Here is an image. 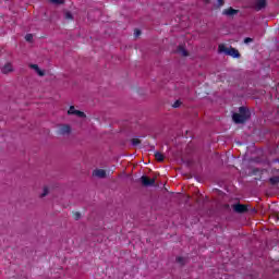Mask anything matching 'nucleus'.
<instances>
[{
	"label": "nucleus",
	"instance_id": "nucleus-15",
	"mask_svg": "<svg viewBox=\"0 0 279 279\" xmlns=\"http://www.w3.org/2000/svg\"><path fill=\"white\" fill-rule=\"evenodd\" d=\"M269 184H271V186H276V184H279V175L269 178Z\"/></svg>",
	"mask_w": 279,
	"mask_h": 279
},
{
	"label": "nucleus",
	"instance_id": "nucleus-8",
	"mask_svg": "<svg viewBox=\"0 0 279 279\" xmlns=\"http://www.w3.org/2000/svg\"><path fill=\"white\" fill-rule=\"evenodd\" d=\"M264 8H267V0L255 1V10H257V12H259V10H264Z\"/></svg>",
	"mask_w": 279,
	"mask_h": 279
},
{
	"label": "nucleus",
	"instance_id": "nucleus-2",
	"mask_svg": "<svg viewBox=\"0 0 279 279\" xmlns=\"http://www.w3.org/2000/svg\"><path fill=\"white\" fill-rule=\"evenodd\" d=\"M57 134H59L60 136H66L68 134H71V125L61 124L57 131Z\"/></svg>",
	"mask_w": 279,
	"mask_h": 279
},
{
	"label": "nucleus",
	"instance_id": "nucleus-12",
	"mask_svg": "<svg viewBox=\"0 0 279 279\" xmlns=\"http://www.w3.org/2000/svg\"><path fill=\"white\" fill-rule=\"evenodd\" d=\"M239 112L240 114H242L243 117H246V119H250L251 114H250V110L245 107H240L239 108Z\"/></svg>",
	"mask_w": 279,
	"mask_h": 279
},
{
	"label": "nucleus",
	"instance_id": "nucleus-21",
	"mask_svg": "<svg viewBox=\"0 0 279 279\" xmlns=\"http://www.w3.org/2000/svg\"><path fill=\"white\" fill-rule=\"evenodd\" d=\"M177 263H179V265H184V257L178 256L177 257Z\"/></svg>",
	"mask_w": 279,
	"mask_h": 279
},
{
	"label": "nucleus",
	"instance_id": "nucleus-13",
	"mask_svg": "<svg viewBox=\"0 0 279 279\" xmlns=\"http://www.w3.org/2000/svg\"><path fill=\"white\" fill-rule=\"evenodd\" d=\"M155 159L157 160V162H165V155L160 151H156Z\"/></svg>",
	"mask_w": 279,
	"mask_h": 279
},
{
	"label": "nucleus",
	"instance_id": "nucleus-9",
	"mask_svg": "<svg viewBox=\"0 0 279 279\" xmlns=\"http://www.w3.org/2000/svg\"><path fill=\"white\" fill-rule=\"evenodd\" d=\"M12 71H14V68L10 62L4 64V66L1 69V73H3L4 75H8V73H12Z\"/></svg>",
	"mask_w": 279,
	"mask_h": 279
},
{
	"label": "nucleus",
	"instance_id": "nucleus-26",
	"mask_svg": "<svg viewBox=\"0 0 279 279\" xmlns=\"http://www.w3.org/2000/svg\"><path fill=\"white\" fill-rule=\"evenodd\" d=\"M223 3H226L225 0H218V5H219V7L223 5Z\"/></svg>",
	"mask_w": 279,
	"mask_h": 279
},
{
	"label": "nucleus",
	"instance_id": "nucleus-19",
	"mask_svg": "<svg viewBox=\"0 0 279 279\" xmlns=\"http://www.w3.org/2000/svg\"><path fill=\"white\" fill-rule=\"evenodd\" d=\"M65 19L66 21H73V14L71 12H65Z\"/></svg>",
	"mask_w": 279,
	"mask_h": 279
},
{
	"label": "nucleus",
	"instance_id": "nucleus-22",
	"mask_svg": "<svg viewBox=\"0 0 279 279\" xmlns=\"http://www.w3.org/2000/svg\"><path fill=\"white\" fill-rule=\"evenodd\" d=\"M51 3H57V5H62L64 3V0H50Z\"/></svg>",
	"mask_w": 279,
	"mask_h": 279
},
{
	"label": "nucleus",
	"instance_id": "nucleus-16",
	"mask_svg": "<svg viewBox=\"0 0 279 279\" xmlns=\"http://www.w3.org/2000/svg\"><path fill=\"white\" fill-rule=\"evenodd\" d=\"M131 143H132V145H133L134 147H136V146L141 145V140H138V138H132V140H131Z\"/></svg>",
	"mask_w": 279,
	"mask_h": 279
},
{
	"label": "nucleus",
	"instance_id": "nucleus-1",
	"mask_svg": "<svg viewBox=\"0 0 279 279\" xmlns=\"http://www.w3.org/2000/svg\"><path fill=\"white\" fill-rule=\"evenodd\" d=\"M218 52L226 53V56H231V58H241V53L239 52V50L233 47L228 48L223 44H220L218 46Z\"/></svg>",
	"mask_w": 279,
	"mask_h": 279
},
{
	"label": "nucleus",
	"instance_id": "nucleus-14",
	"mask_svg": "<svg viewBox=\"0 0 279 279\" xmlns=\"http://www.w3.org/2000/svg\"><path fill=\"white\" fill-rule=\"evenodd\" d=\"M178 53H180L181 56H183L184 58H186L189 56V51H186L184 49V46H179L177 49Z\"/></svg>",
	"mask_w": 279,
	"mask_h": 279
},
{
	"label": "nucleus",
	"instance_id": "nucleus-11",
	"mask_svg": "<svg viewBox=\"0 0 279 279\" xmlns=\"http://www.w3.org/2000/svg\"><path fill=\"white\" fill-rule=\"evenodd\" d=\"M93 175H95L96 178H106V170L104 169H96L93 172Z\"/></svg>",
	"mask_w": 279,
	"mask_h": 279
},
{
	"label": "nucleus",
	"instance_id": "nucleus-18",
	"mask_svg": "<svg viewBox=\"0 0 279 279\" xmlns=\"http://www.w3.org/2000/svg\"><path fill=\"white\" fill-rule=\"evenodd\" d=\"M82 217V214H80V211H74L73 213V218L75 219V221L80 220Z\"/></svg>",
	"mask_w": 279,
	"mask_h": 279
},
{
	"label": "nucleus",
	"instance_id": "nucleus-6",
	"mask_svg": "<svg viewBox=\"0 0 279 279\" xmlns=\"http://www.w3.org/2000/svg\"><path fill=\"white\" fill-rule=\"evenodd\" d=\"M232 119L234 123H245V121H247V116H243L241 113H233Z\"/></svg>",
	"mask_w": 279,
	"mask_h": 279
},
{
	"label": "nucleus",
	"instance_id": "nucleus-3",
	"mask_svg": "<svg viewBox=\"0 0 279 279\" xmlns=\"http://www.w3.org/2000/svg\"><path fill=\"white\" fill-rule=\"evenodd\" d=\"M68 114H74L75 117H78L80 119L86 118V113L84 111L76 110L74 106H71L68 110Z\"/></svg>",
	"mask_w": 279,
	"mask_h": 279
},
{
	"label": "nucleus",
	"instance_id": "nucleus-27",
	"mask_svg": "<svg viewBox=\"0 0 279 279\" xmlns=\"http://www.w3.org/2000/svg\"><path fill=\"white\" fill-rule=\"evenodd\" d=\"M205 1V3H208V0H204Z\"/></svg>",
	"mask_w": 279,
	"mask_h": 279
},
{
	"label": "nucleus",
	"instance_id": "nucleus-10",
	"mask_svg": "<svg viewBox=\"0 0 279 279\" xmlns=\"http://www.w3.org/2000/svg\"><path fill=\"white\" fill-rule=\"evenodd\" d=\"M31 69H34V71L39 75V77H45V71L40 70L38 64H31Z\"/></svg>",
	"mask_w": 279,
	"mask_h": 279
},
{
	"label": "nucleus",
	"instance_id": "nucleus-7",
	"mask_svg": "<svg viewBox=\"0 0 279 279\" xmlns=\"http://www.w3.org/2000/svg\"><path fill=\"white\" fill-rule=\"evenodd\" d=\"M238 13H239V10L233 9L232 7H230V8H228V9H225V10L222 11V14H223L225 16H234V15H236Z\"/></svg>",
	"mask_w": 279,
	"mask_h": 279
},
{
	"label": "nucleus",
	"instance_id": "nucleus-23",
	"mask_svg": "<svg viewBox=\"0 0 279 279\" xmlns=\"http://www.w3.org/2000/svg\"><path fill=\"white\" fill-rule=\"evenodd\" d=\"M244 43H245V45H250V43H254V39L251 37H246V38H244Z\"/></svg>",
	"mask_w": 279,
	"mask_h": 279
},
{
	"label": "nucleus",
	"instance_id": "nucleus-4",
	"mask_svg": "<svg viewBox=\"0 0 279 279\" xmlns=\"http://www.w3.org/2000/svg\"><path fill=\"white\" fill-rule=\"evenodd\" d=\"M143 186H154L156 184V179H149L147 175L141 178Z\"/></svg>",
	"mask_w": 279,
	"mask_h": 279
},
{
	"label": "nucleus",
	"instance_id": "nucleus-17",
	"mask_svg": "<svg viewBox=\"0 0 279 279\" xmlns=\"http://www.w3.org/2000/svg\"><path fill=\"white\" fill-rule=\"evenodd\" d=\"M32 40H34V35H32V34H26V36H25V41H26V43H32Z\"/></svg>",
	"mask_w": 279,
	"mask_h": 279
},
{
	"label": "nucleus",
	"instance_id": "nucleus-25",
	"mask_svg": "<svg viewBox=\"0 0 279 279\" xmlns=\"http://www.w3.org/2000/svg\"><path fill=\"white\" fill-rule=\"evenodd\" d=\"M134 36L135 38H138V36H141V29H135Z\"/></svg>",
	"mask_w": 279,
	"mask_h": 279
},
{
	"label": "nucleus",
	"instance_id": "nucleus-20",
	"mask_svg": "<svg viewBox=\"0 0 279 279\" xmlns=\"http://www.w3.org/2000/svg\"><path fill=\"white\" fill-rule=\"evenodd\" d=\"M182 106V101L177 100L174 101V104L172 105V108H180Z\"/></svg>",
	"mask_w": 279,
	"mask_h": 279
},
{
	"label": "nucleus",
	"instance_id": "nucleus-5",
	"mask_svg": "<svg viewBox=\"0 0 279 279\" xmlns=\"http://www.w3.org/2000/svg\"><path fill=\"white\" fill-rule=\"evenodd\" d=\"M234 213H238L239 215H243L244 213H247V205L243 204H234L233 205Z\"/></svg>",
	"mask_w": 279,
	"mask_h": 279
},
{
	"label": "nucleus",
	"instance_id": "nucleus-24",
	"mask_svg": "<svg viewBox=\"0 0 279 279\" xmlns=\"http://www.w3.org/2000/svg\"><path fill=\"white\" fill-rule=\"evenodd\" d=\"M47 195H49V189L44 187V193L41 194V197H47Z\"/></svg>",
	"mask_w": 279,
	"mask_h": 279
}]
</instances>
